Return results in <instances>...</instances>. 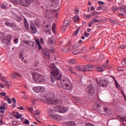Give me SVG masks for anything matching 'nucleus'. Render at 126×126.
Listing matches in <instances>:
<instances>
[{"label":"nucleus","instance_id":"nucleus-1","mask_svg":"<svg viewBox=\"0 0 126 126\" xmlns=\"http://www.w3.org/2000/svg\"><path fill=\"white\" fill-rule=\"evenodd\" d=\"M56 79L62 81V74H60V71L58 68L53 69L51 72V81L52 83H54Z\"/></svg>","mask_w":126,"mask_h":126},{"label":"nucleus","instance_id":"nucleus-2","mask_svg":"<svg viewBox=\"0 0 126 126\" xmlns=\"http://www.w3.org/2000/svg\"><path fill=\"white\" fill-rule=\"evenodd\" d=\"M32 79L36 82V83H40L41 82H44L46 79L45 78V76H42V75L37 73L34 72L32 74Z\"/></svg>","mask_w":126,"mask_h":126},{"label":"nucleus","instance_id":"nucleus-3","mask_svg":"<svg viewBox=\"0 0 126 126\" xmlns=\"http://www.w3.org/2000/svg\"><path fill=\"white\" fill-rule=\"evenodd\" d=\"M62 83H63L64 86L66 87L68 90H70V89H72L73 86H72V83L69 80H61Z\"/></svg>","mask_w":126,"mask_h":126},{"label":"nucleus","instance_id":"nucleus-4","mask_svg":"<svg viewBox=\"0 0 126 126\" xmlns=\"http://www.w3.org/2000/svg\"><path fill=\"white\" fill-rule=\"evenodd\" d=\"M55 110L58 113H65L67 110V108L64 106H56L55 107Z\"/></svg>","mask_w":126,"mask_h":126},{"label":"nucleus","instance_id":"nucleus-5","mask_svg":"<svg viewBox=\"0 0 126 126\" xmlns=\"http://www.w3.org/2000/svg\"><path fill=\"white\" fill-rule=\"evenodd\" d=\"M19 3L22 6H24L25 7H27L31 4V0H20Z\"/></svg>","mask_w":126,"mask_h":126},{"label":"nucleus","instance_id":"nucleus-6","mask_svg":"<svg viewBox=\"0 0 126 126\" xmlns=\"http://www.w3.org/2000/svg\"><path fill=\"white\" fill-rule=\"evenodd\" d=\"M46 100L48 103L49 104H52L53 105H57V104H58V103H60L61 102V100H56L55 98H52L51 97H48L46 99Z\"/></svg>","mask_w":126,"mask_h":126},{"label":"nucleus","instance_id":"nucleus-7","mask_svg":"<svg viewBox=\"0 0 126 126\" xmlns=\"http://www.w3.org/2000/svg\"><path fill=\"white\" fill-rule=\"evenodd\" d=\"M32 89L36 93H43L45 92V88L43 87H33Z\"/></svg>","mask_w":126,"mask_h":126},{"label":"nucleus","instance_id":"nucleus-8","mask_svg":"<svg viewBox=\"0 0 126 126\" xmlns=\"http://www.w3.org/2000/svg\"><path fill=\"white\" fill-rule=\"evenodd\" d=\"M87 90L90 96H92V95H94V94L95 93V89L94 88L93 86H90L87 88Z\"/></svg>","mask_w":126,"mask_h":126},{"label":"nucleus","instance_id":"nucleus-9","mask_svg":"<svg viewBox=\"0 0 126 126\" xmlns=\"http://www.w3.org/2000/svg\"><path fill=\"white\" fill-rule=\"evenodd\" d=\"M50 118H52L55 121H61L62 120V116L59 114L57 115H50Z\"/></svg>","mask_w":126,"mask_h":126},{"label":"nucleus","instance_id":"nucleus-10","mask_svg":"<svg viewBox=\"0 0 126 126\" xmlns=\"http://www.w3.org/2000/svg\"><path fill=\"white\" fill-rule=\"evenodd\" d=\"M30 29L32 34H36V33H37V28L35 27V25L33 24H31Z\"/></svg>","mask_w":126,"mask_h":126},{"label":"nucleus","instance_id":"nucleus-11","mask_svg":"<svg viewBox=\"0 0 126 126\" xmlns=\"http://www.w3.org/2000/svg\"><path fill=\"white\" fill-rule=\"evenodd\" d=\"M99 82L100 85L102 87H106L109 84V82L106 79H104L103 81V80H100Z\"/></svg>","mask_w":126,"mask_h":126},{"label":"nucleus","instance_id":"nucleus-12","mask_svg":"<svg viewBox=\"0 0 126 126\" xmlns=\"http://www.w3.org/2000/svg\"><path fill=\"white\" fill-rule=\"evenodd\" d=\"M94 108H96L95 110L98 111L100 114L105 115L104 111H102V107L100 106V104H97L96 106H94Z\"/></svg>","mask_w":126,"mask_h":126},{"label":"nucleus","instance_id":"nucleus-13","mask_svg":"<svg viewBox=\"0 0 126 126\" xmlns=\"http://www.w3.org/2000/svg\"><path fill=\"white\" fill-rule=\"evenodd\" d=\"M45 32L46 34H51V24L46 25V28L45 30Z\"/></svg>","mask_w":126,"mask_h":126},{"label":"nucleus","instance_id":"nucleus-14","mask_svg":"<svg viewBox=\"0 0 126 126\" xmlns=\"http://www.w3.org/2000/svg\"><path fill=\"white\" fill-rule=\"evenodd\" d=\"M42 53L45 56L47 57L48 59H50V52L47 49H42Z\"/></svg>","mask_w":126,"mask_h":126},{"label":"nucleus","instance_id":"nucleus-15","mask_svg":"<svg viewBox=\"0 0 126 126\" xmlns=\"http://www.w3.org/2000/svg\"><path fill=\"white\" fill-rule=\"evenodd\" d=\"M55 43H56V40H55L54 37H50L48 38V44H55Z\"/></svg>","mask_w":126,"mask_h":126},{"label":"nucleus","instance_id":"nucleus-16","mask_svg":"<svg viewBox=\"0 0 126 126\" xmlns=\"http://www.w3.org/2000/svg\"><path fill=\"white\" fill-rule=\"evenodd\" d=\"M24 26L27 30H29L30 29L29 28V24H28V22L26 19H24Z\"/></svg>","mask_w":126,"mask_h":126},{"label":"nucleus","instance_id":"nucleus-17","mask_svg":"<svg viewBox=\"0 0 126 126\" xmlns=\"http://www.w3.org/2000/svg\"><path fill=\"white\" fill-rule=\"evenodd\" d=\"M65 124L68 126H76V124L73 121H69L66 122Z\"/></svg>","mask_w":126,"mask_h":126},{"label":"nucleus","instance_id":"nucleus-18","mask_svg":"<svg viewBox=\"0 0 126 126\" xmlns=\"http://www.w3.org/2000/svg\"><path fill=\"white\" fill-rule=\"evenodd\" d=\"M5 25H6V26H8L9 27H13V28H15V24L10 22H6Z\"/></svg>","mask_w":126,"mask_h":126},{"label":"nucleus","instance_id":"nucleus-19","mask_svg":"<svg viewBox=\"0 0 126 126\" xmlns=\"http://www.w3.org/2000/svg\"><path fill=\"white\" fill-rule=\"evenodd\" d=\"M87 52V47H86V46L84 45L82 49L80 50V53L82 54H86Z\"/></svg>","mask_w":126,"mask_h":126},{"label":"nucleus","instance_id":"nucleus-20","mask_svg":"<svg viewBox=\"0 0 126 126\" xmlns=\"http://www.w3.org/2000/svg\"><path fill=\"white\" fill-rule=\"evenodd\" d=\"M84 68V66L80 65L77 66V70H79V71H83Z\"/></svg>","mask_w":126,"mask_h":126},{"label":"nucleus","instance_id":"nucleus-21","mask_svg":"<svg viewBox=\"0 0 126 126\" xmlns=\"http://www.w3.org/2000/svg\"><path fill=\"white\" fill-rule=\"evenodd\" d=\"M11 39H12V36H11V35L8 34L6 35V40H7L9 43L10 42Z\"/></svg>","mask_w":126,"mask_h":126},{"label":"nucleus","instance_id":"nucleus-22","mask_svg":"<svg viewBox=\"0 0 126 126\" xmlns=\"http://www.w3.org/2000/svg\"><path fill=\"white\" fill-rule=\"evenodd\" d=\"M93 67H94L91 64L84 65V68H86L87 69H91V68H93Z\"/></svg>","mask_w":126,"mask_h":126},{"label":"nucleus","instance_id":"nucleus-23","mask_svg":"<svg viewBox=\"0 0 126 126\" xmlns=\"http://www.w3.org/2000/svg\"><path fill=\"white\" fill-rule=\"evenodd\" d=\"M0 40L1 41L5 40V37H4V33L3 32H0Z\"/></svg>","mask_w":126,"mask_h":126},{"label":"nucleus","instance_id":"nucleus-24","mask_svg":"<svg viewBox=\"0 0 126 126\" xmlns=\"http://www.w3.org/2000/svg\"><path fill=\"white\" fill-rule=\"evenodd\" d=\"M68 70L69 72H71V73H72L73 74H75V72L74 71V70H73V67H69L68 68Z\"/></svg>","mask_w":126,"mask_h":126},{"label":"nucleus","instance_id":"nucleus-25","mask_svg":"<svg viewBox=\"0 0 126 126\" xmlns=\"http://www.w3.org/2000/svg\"><path fill=\"white\" fill-rule=\"evenodd\" d=\"M69 23H70V22L69 21V20H66V21H64L63 25L64 26H65V27H67V26L69 25Z\"/></svg>","mask_w":126,"mask_h":126},{"label":"nucleus","instance_id":"nucleus-26","mask_svg":"<svg viewBox=\"0 0 126 126\" xmlns=\"http://www.w3.org/2000/svg\"><path fill=\"white\" fill-rule=\"evenodd\" d=\"M76 62V61L75 59H71L68 61V63H69V64H72L73 63H75Z\"/></svg>","mask_w":126,"mask_h":126},{"label":"nucleus","instance_id":"nucleus-27","mask_svg":"<svg viewBox=\"0 0 126 126\" xmlns=\"http://www.w3.org/2000/svg\"><path fill=\"white\" fill-rule=\"evenodd\" d=\"M5 86L7 87V88H10V84L9 83V81H6L4 83Z\"/></svg>","mask_w":126,"mask_h":126},{"label":"nucleus","instance_id":"nucleus-28","mask_svg":"<svg viewBox=\"0 0 126 126\" xmlns=\"http://www.w3.org/2000/svg\"><path fill=\"white\" fill-rule=\"evenodd\" d=\"M14 117H15V118L16 119H18V120H19V119H21V118H22V115L21 114H20V115H18V114H15Z\"/></svg>","mask_w":126,"mask_h":126},{"label":"nucleus","instance_id":"nucleus-29","mask_svg":"<svg viewBox=\"0 0 126 126\" xmlns=\"http://www.w3.org/2000/svg\"><path fill=\"white\" fill-rule=\"evenodd\" d=\"M119 119H120L121 122H126V116L124 117H122L121 116H119Z\"/></svg>","mask_w":126,"mask_h":126},{"label":"nucleus","instance_id":"nucleus-30","mask_svg":"<svg viewBox=\"0 0 126 126\" xmlns=\"http://www.w3.org/2000/svg\"><path fill=\"white\" fill-rule=\"evenodd\" d=\"M99 14H100V13L96 11H94V12H92L91 13V15H92V16H95L97 15H99Z\"/></svg>","mask_w":126,"mask_h":126},{"label":"nucleus","instance_id":"nucleus-31","mask_svg":"<svg viewBox=\"0 0 126 126\" xmlns=\"http://www.w3.org/2000/svg\"><path fill=\"white\" fill-rule=\"evenodd\" d=\"M96 69L98 72H102L104 71V69H103V68L102 67H98L96 68Z\"/></svg>","mask_w":126,"mask_h":126},{"label":"nucleus","instance_id":"nucleus-32","mask_svg":"<svg viewBox=\"0 0 126 126\" xmlns=\"http://www.w3.org/2000/svg\"><path fill=\"white\" fill-rule=\"evenodd\" d=\"M78 19H79V17L77 16H75L73 18V20L74 22H76V21H78Z\"/></svg>","mask_w":126,"mask_h":126},{"label":"nucleus","instance_id":"nucleus-33","mask_svg":"<svg viewBox=\"0 0 126 126\" xmlns=\"http://www.w3.org/2000/svg\"><path fill=\"white\" fill-rule=\"evenodd\" d=\"M78 53H80V50L79 49H76L73 52V53L74 54V55H77Z\"/></svg>","mask_w":126,"mask_h":126},{"label":"nucleus","instance_id":"nucleus-34","mask_svg":"<svg viewBox=\"0 0 126 126\" xmlns=\"http://www.w3.org/2000/svg\"><path fill=\"white\" fill-rule=\"evenodd\" d=\"M1 80L2 82H5L6 81V77H0Z\"/></svg>","mask_w":126,"mask_h":126},{"label":"nucleus","instance_id":"nucleus-35","mask_svg":"<svg viewBox=\"0 0 126 126\" xmlns=\"http://www.w3.org/2000/svg\"><path fill=\"white\" fill-rule=\"evenodd\" d=\"M114 82L115 83V86L116 88H119V83H118V82L117 81L116 79H114Z\"/></svg>","mask_w":126,"mask_h":126},{"label":"nucleus","instance_id":"nucleus-36","mask_svg":"<svg viewBox=\"0 0 126 126\" xmlns=\"http://www.w3.org/2000/svg\"><path fill=\"white\" fill-rule=\"evenodd\" d=\"M99 58L101 59V60H103L104 58H105V55L103 53H100L99 55Z\"/></svg>","mask_w":126,"mask_h":126},{"label":"nucleus","instance_id":"nucleus-37","mask_svg":"<svg viewBox=\"0 0 126 126\" xmlns=\"http://www.w3.org/2000/svg\"><path fill=\"white\" fill-rule=\"evenodd\" d=\"M79 45L77 43H75L73 45V49H77Z\"/></svg>","mask_w":126,"mask_h":126},{"label":"nucleus","instance_id":"nucleus-38","mask_svg":"<svg viewBox=\"0 0 126 126\" xmlns=\"http://www.w3.org/2000/svg\"><path fill=\"white\" fill-rule=\"evenodd\" d=\"M80 30V29L79 28H78L74 32V35H77V34H78V32H79Z\"/></svg>","mask_w":126,"mask_h":126},{"label":"nucleus","instance_id":"nucleus-39","mask_svg":"<svg viewBox=\"0 0 126 126\" xmlns=\"http://www.w3.org/2000/svg\"><path fill=\"white\" fill-rule=\"evenodd\" d=\"M103 110H104V111L105 112V113H106V114H108V112L109 111V109H108V108L104 107Z\"/></svg>","mask_w":126,"mask_h":126},{"label":"nucleus","instance_id":"nucleus-40","mask_svg":"<svg viewBox=\"0 0 126 126\" xmlns=\"http://www.w3.org/2000/svg\"><path fill=\"white\" fill-rule=\"evenodd\" d=\"M55 28H56V24H54L52 28V32H55Z\"/></svg>","mask_w":126,"mask_h":126},{"label":"nucleus","instance_id":"nucleus-41","mask_svg":"<svg viewBox=\"0 0 126 126\" xmlns=\"http://www.w3.org/2000/svg\"><path fill=\"white\" fill-rule=\"evenodd\" d=\"M30 43L29 44L30 47H32L34 46V42L29 41Z\"/></svg>","mask_w":126,"mask_h":126},{"label":"nucleus","instance_id":"nucleus-42","mask_svg":"<svg viewBox=\"0 0 126 126\" xmlns=\"http://www.w3.org/2000/svg\"><path fill=\"white\" fill-rule=\"evenodd\" d=\"M84 36L87 38V37H88L89 36V33L86 32H84Z\"/></svg>","mask_w":126,"mask_h":126},{"label":"nucleus","instance_id":"nucleus-43","mask_svg":"<svg viewBox=\"0 0 126 126\" xmlns=\"http://www.w3.org/2000/svg\"><path fill=\"white\" fill-rule=\"evenodd\" d=\"M122 65H126V59H124L122 62Z\"/></svg>","mask_w":126,"mask_h":126},{"label":"nucleus","instance_id":"nucleus-44","mask_svg":"<svg viewBox=\"0 0 126 126\" xmlns=\"http://www.w3.org/2000/svg\"><path fill=\"white\" fill-rule=\"evenodd\" d=\"M0 7H1V8H3L4 9H6V6H5V5L3 4H1Z\"/></svg>","mask_w":126,"mask_h":126},{"label":"nucleus","instance_id":"nucleus-45","mask_svg":"<svg viewBox=\"0 0 126 126\" xmlns=\"http://www.w3.org/2000/svg\"><path fill=\"white\" fill-rule=\"evenodd\" d=\"M86 126H94V125H92L91 123H86L85 124Z\"/></svg>","mask_w":126,"mask_h":126},{"label":"nucleus","instance_id":"nucleus-46","mask_svg":"<svg viewBox=\"0 0 126 126\" xmlns=\"http://www.w3.org/2000/svg\"><path fill=\"white\" fill-rule=\"evenodd\" d=\"M29 121L28 120L26 119L25 121L24 122V124H25V125H29Z\"/></svg>","mask_w":126,"mask_h":126},{"label":"nucleus","instance_id":"nucleus-47","mask_svg":"<svg viewBox=\"0 0 126 126\" xmlns=\"http://www.w3.org/2000/svg\"><path fill=\"white\" fill-rule=\"evenodd\" d=\"M13 42H14V43H15V44H17V43H18V38H14Z\"/></svg>","mask_w":126,"mask_h":126},{"label":"nucleus","instance_id":"nucleus-48","mask_svg":"<svg viewBox=\"0 0 126 126\" xmlns=\"http://www.w3.org/2000/svg\"><path fill=\"white\" fill-rule=\"evenodd\" d=\"M12 102H13L14 104H15L16 103V99H15V98L14 97L12 98Z\"/></svg>","mask_w":126,"mask_h":126},{"label":"nucleus","instance_id":"nucleus-49","mask_svg":"<svg viewBox=\"0 0 126 126\" xmlns=\"http://www.w3.org/2000/svg\"><path fill=\"white\" fill-rule=\"evenodd\" d=\"M11 77H12V78H16V75L14 73H13L11 74Z\"/></svg>","mask_w":126,"mask_h":126},{"label":"nucleus","instance_id":"nucleus-50","mask_svg":"<svg viewBox=\"0 0 126 126\" xmlns=\"http://www.w3.org/2000/svg\"><path fill=\"white\" fill-rule=\"evenodd\" d=\"M93 24V22L92 21L89 23L88 26L89 27H91L92 26V25Z\"/></svg>","mask_w":126,"mask_h":126},{"label":"nucleus","instance_id":"nucleus-51","mask_svg":"<svg viewBox=\"0 0 126 126\" xmlns=\"http://www.w3.org/2000/svg\"><path fill=\"white\" fill-rule=\"evenodd\" d=\"M120 12H123V13H125V12L124 11V7H121L120 8Z\"/></svg>","mask_w":126,"mask_h":126},{"label":"nucleus","instance_id":"nucleus-52","mask_svg":"<svg viewBox=\"0 0 126 126\" xmlns=\"http://www.w3.org/2000/svg\"><path fill=\"white\" fill-rule=\"evenodd\" d=\"M35 41L37 45H40V40H39V39H35Z\"/></svg>","mask_w":126,"mask_h":126},{"label":"nucleus","instance_id":"nucleus-53","mask_svg":"<svg viewBox=\"0 0 126 126\" xmlns=\"http://www.w3.org/2000/svg\"><path fill=\"white\" fill-rule=\"evenodd\" d=\"M34 49H36L37 48V44L36 43L33 42V46H32Z\"/></svg>","mask_w":126,"mask_h":126},{"label":"nucleus","instance_id":"nucleus-54","mask_svg":"<svg viewBox=\"0 0 126 126\" xmlns=\"http://www.w3.org/2000/svg\"><path fill=\"white\" fill-rule=\"evenodd\" d=\"M109 21L110 22H111V23H113V24H116V22H115V21H114L113 20L110 19Z\"/></svg>","mask_w":126,"mask_h":126},{"label":"nucleus","instance_id":"nucleus-55","mask_svg":"<svg viewBox=\"0 0 126 126\" xmlns=\"http://www.w3.org/2000/svg\"><path fill=\"white\" fill-rule=\"evenodd\" d=\"M0 110H5V106H0Z\"/></svg>","mask_w":126,"mask_h":126},{"label":"nucleus","instance_id":"nucleus-56","mask_svg":"<svg viewBox=\"0 0 126 126\" xmlns=\"http://www.w3.org/2000/svg\"><path fill=\"white\" fill-rule=\"evenodd\" d=\"M0 95H1V96H5V95H6V93H3V92L0 93Z\"/></svg>","mask_w":126,"mask_h":126},{"label":"nucleus","instance_id":"nucleus-57","mask_svg":"<svg viewBox=\"0 0 126 126\" xmlns=\"http://www.w3.org/2000/svg\"><path fill=\"white\" fill-rule=\"evenodd\" d=\"M44 43V38L43 37L40 38V43L43 44Z\"/></svg>","mask_w":126,"mask_h":126},{"label":"nucleus","instance_id":"nucleus-58","mask_svg":"<svg viewBox=\"0 0 126 126\" xmlns=\"http://www.w3.org/2000/svg\"><path fill=\"white\" fill-rule=\"evenodd\" d=\"M7 101L8 104H11V99H10V98H7Z\"/></svg>","mask_w":126,"mask_h":126},{"label":"nucleus","instance_id":"nucleus-59","mask_svg":"<svg viewBox=\"0 0 126 126\" xmlns=\"http://www.w3.org/2000/svg\"><path fill=\"white\" fill-rule=\"evenodd\" d=\"M113 11L115 12V11H117V10H118V7H114L113 8Z\"/></svg>","mask_w":126,"mask_h":126},{"label":"nucleus","instance_id":"nucleus-60","mask_svg":"<svg viewBox=\"0 0 126 126\" xmlns=\"http://www.w3.org/2000/svg\"><path fill=\"white\" fill-rule=\"evenodd\" d=\"M34 114L36 115H40V113H39L37 110L34 111Z\"/></svg>","mask_w":126,"mask_h":126},{"label":"nucleus","instance_id":"nucleus-61","mask_svg":"<svg viewBox=\"0 0 126 126\" xmlns=\"http://www.w3.org/2000/svg\"><path fill=\"white\" fill-rule=\"evenodd\" d=\"M101 9L102 10H107V7L106 6H102L101 7Z\"/></svg>","mask_w":126,"mask_h":126},{"label":"nucleus","instance_id":"nucleus-62","mask_svg":"<svg viewBox=\"0 0 126 126\" xmlns=\"http://www.w3.org/2000/svg\"><path fill=\"white\" fill-rule=\"evenodd\" d=\"M92 21L93 22V23H96V22H97V19L94 18Z\"/></svg>","mask_w":126,"mask_h":126},{"label":"nucleus","instance_id":"nucleus-63","mask_svg":"<svg viewBox=\"0 0 126 126\" xmlns=\"http://www.w3.org/2000/svg\"><path fill=\"white\" fill-rule=\"evenodd\" d=\"M66 30V27L64 26L62 27V30H63V31H65Z\"/></svg>","mask_w":126,"mask_h":126},{"label":"nucleus","instance_id":"nucleus-64","mask_svg":"<svg viewBox=\"0 0 126 126\" xmlns=\"http://www.w3.org/2000/svg\"><path fill=\"white\" fill-rule=\"evenodd\" d=\"M123 9L124 11V13H126V6L123 7Z\"/></svg>","mask_w":126,"mask_h":126}]
</instances>
